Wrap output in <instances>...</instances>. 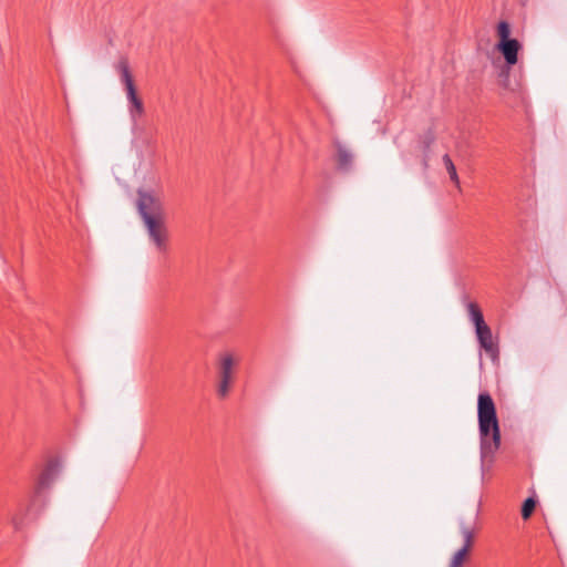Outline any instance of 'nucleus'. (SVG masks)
<instances>
[{"mask_svg":"<svg viewBox=\"0 0 567 567\" xmlns=\"http://www.w3.org/2000/svg\"><path fill=\"white\" fill-rule=\"evenodd\" d=\"M443 163H444V166L447 171V174L450 176V179L456 185V187H460V179H458V175H457V172H456V167L453 163V161L451 159V157L445 154L443 156Z\"/></svg>","mask_w":567,"mask_h":567,"instance_id":"nucleus-9","label":"nucleus"},{"mask_svg":"<svg viewBox=\"0 0 567 567\" xmlns=\"http://www.w3.org/2000/svg\"><path fill=\"white\" fill-rule=\"evenodd\" d=\"M477 416L482 462L483 464L492 463L501 444V432L495 403L486 392L478 395Z\"/></svg>","mask_w":567,"mask_h":567,"instance_id":"nucleus-2","label":"nucleus"},{"mask_svg":"<svg viewBox=\"0 0 567 567\" xmlns=\"http://www.w3.org/2000/svg\"><path fill=\"white\" fill-rule=\"evenodd\" d=\"M511 25L506 21H501L496 28V34L498 42L496 49L502 53L505 62L508 65H514L518 61V51L522 49V44L518 40L511 38Z\"/></svg>","mask_w":567,"mask_h":567,"instance_id":"nucleus-5","label":"nucleus"},{"mask_svg":"<svg viewBox=\"0 0 567 567\" xmlns=\"http://www.w3.org/2000/svg\"><path fill=\"white\" fill-rule=\"evenodd\" d=\"M58 475V466L53 463H50L41 473L38 480V488L44 489L48 488L51 483L55 480Z\"/></svg>","mask_w":567,"mask_h":567,"instance_id":"nucleus-8","label":"nucleus"},{"mask_svg":"<svg viewBox=\"0 0 567 567\" xmlns=\"http://www.w3.org/2000/svg\"><path fill=\"white\" fill-rule=\"evenodd\" d=\"M467 312L471 321L475 326V332L481 348L492 358H495L498 353V348L494 342L492 330L486 324L480 307L475 302H470L467 305Z\"/></svg>","mask_w":567,"mask_h":567,"instance_id":"nucleus-3","label":"nucleus"},{"mask_svg":"<svg viewBox=\"0 0 567 567\" xmlns=\"http://www.w3.org/2000/svg\"><path fill=\"white\" fill-rule=\"evenodd\" d=\"M468 554L470 551L466 548H460L451 558L449 567H462L467 559Z\"/></svg>","mask_w":567,"mask_h":567,"instance_id":"nucleus-12","label":"nucleus"},{"mask_svg":"<svg viewBox=\"0 0 567 567\" xmlns=\"http://www.w3.org/2000/svg\"><path fill=\"white\" fill-rule=\"evenodd\" d=\"M337 159L342 168H348L352 163V154L344 147L339 146L337 152Z\"/></svg>","mask_w":567,"mask_h":567,"instance_id":"nucleus-10","label":"nucleus"},{"mask_svg":"<svg viewBox=\"0 0 567 567\" xmlns=\"http://www.w3.org/2000/svg\"><path fill=\"white\" fill-rule=\"evenodd\" d=\"M238 359L231 352H223L217 360V394L226 398L230 391Z\"/></svg>","mask_w":567,"mask_h":567,"instance_id":"nucleus-4","label":"nucleus"},{"mask_svg":"<svg viewBox=\"0 0 567 567\" xmlns=\"http://www.w3.org/2000/svg\"><path fill=\"white\" fill-rule=\"evenodd\" d=\"M461 534L464 540V544L461 548H466L468 551H471L473 542H474V530L470 526L462 525L461 526Z\"/></svg>","mask_w":567,"mask_h":567,"instance_id":"nucleus-11","label":"nucleus"},{"mask_svg":"<svg viewBox=\"0 0 567 567\" xmlns=\"http://www.w3.org/2000/svg\"><path fill=\"white\" fill-rule=\"evenodd\" d=\"M114 69L120 76V81L124 86V90L135 89L134 79L130 68V61L126 56H121L115 63Z\"/></svg>","mask_w":567,"mask_h":567,"instance_id":"nucleus-7","label":"nucleus"},{"mask_svg":"<svg viewBox=\"0 0 567 567\" xmlns=\"http://www.w3.org/2000/svg\"><path fill=\"white\" fill-rule=\"evenodd\" d=\"M127 99V111L131 120L136 123L145 113L142 99L138 96L136 87L125 91Z\"/></svg>","mask_w":567,"mask_h":567,"instance_id":"nucleus-6","label":"nucleus"},{"mask_svg":"<svg viewBox=\"0 0 567 567\" xmlns=\"http://www.w3.org/2000/svg\"><path fill=\"white\" fill-rule=\"evenodd\" d=\"M137 209L144 223L148 239L158 254H166L169 246V231L166 225V212L159 193L137 192Z\"/></svg>","mask_w":567,"mask_h":567,"instance_id":"nucleus-1","label":"nucleus"},{"mask_svg":"<svg viewBox=\"0 0 567 567\" xmlns=\"http://www.w3.org/2000/svg\"><path fill=\"white\" fill-rule=\"evenodd\" d=\"M536 507V501L533 497H528L522 506V517L528 519Z\"/></svg>","mask_w":567,"mask_h":567,"instance_id":"nucleus-13","label":"nucleus"}]
</instances>
